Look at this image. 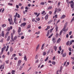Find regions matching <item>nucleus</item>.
Listing matches in <instances>:
<instances>
[{"label":"nucleus","mask_w":74,"mask_h":74,"mask_svg":"<svg viewBox=\"0 0 74 74\" xmlns=\"http://www.w3.org/2000/svg\"><path fill=\"white\" fill-rule=\"evenodd\" d=\"M8 20L9 22H11V19H10V18H8Z\"/></svg>","instance_id":"nucleus-60"},{"label":"nucleus","mask_w":74,"mask_h":74,"mask_svg":"<svg viewBox=\"0 0 74 74\" xmlns=\"http://www.w3.org/2000/svg\"><path fill=\"white\" fill-rule=\"evenodd\" d=\"M26 25V23H23L21 24V25H20V27H22L23 26H25Z\"/></svg>","instance_id":"nucleus-3"},{"label":"nucleus","mask_w":74,"mask_h":74,"mask_svg":"<svg viewBox=\"0 0 74 74\" xmlns=\"http://www.w3.org/2000/svg\"><path fill=\"white\" fill-rule=\"evenodd\" d=\"M40 20V18H38L37 19V21H39Z\"/></svg>","instance_id":"nucleus-62"},{"label":"nucleus","mask_w":74,"mask_h":74,"mask_svg":"<svg viewBox=\"0 0 74 74\" xmlns=\"http://www.w3.org/2000/svg\"><path fill=\"white\" fill-rule=\"evenodd\" d=\"M12 56H13V57H15V56H16V54H13Z\"/></svg>","instance_id":"nucleus-58"},{"label":"nucleus","mask_w":74,"mask_h":74,"mask_svg":"<svg viewBox=\"0 0 74 74\" xmlns=\"http://www.w3.org/2000/svg\"><path fill=\"white\" fill-rule=\"evenodd\" d=\"M45 55H46V53H45V52L44 51L43 53V56H45Z\"/></svg>","instance_id":"nucleus-25"},{"label":"nucleus","mask_w":74,"mask_h":74,"mask_svg":"<svg viewBox=\"0 0 74 74\" xmlns=\"http://www.w3.org/2000/svg\"><path fill=\"white\" fill-rule=\"evenodd\" d=\"M55 18H58V15L56 14L55 16Z\"/></svg>","instance_id":"nucleus-53"},{"label":"nucleus","mask_w":74,"mask_h":74,"mask_svg":"<svg viewBox=\"0 0 74 74\" xmlns=\"http://www.w3.org/2000/svg\"><path fill=\"white\" fill-rule=\"evenodd\" d=\"M65 17H66V15H63L61 17L60 19H64Z\"/></svg>","instance_id":"nucleus-11"},{"label":"nucleus","mask_w":74,"mask_h":74,"mask_svg":"<svg viewBox=\"0 0 74 74\" xmlns=\"http://www.w3.org/2000/svg\"><path fill=\"white\" fill-rule=\"evenodd\" d=\"M32 69V67H30L27 71V72L29 71V70H30Z\"/></svg>","instance_id":"nucleus-38"},{"label":"nucleus","mask_w":74,"mask_h":74,"mask_svg":"<svg viewBox=\"0 0 74 74\" xmlns=\"http://www.w3.org/2000/svg\"><path fill=\"white\" fill-rule=\"evenodd\" d=\"M6 31H8V32H10V30L9 29V27H8L6 29Z\"/></svg>","instance_id":"nucleus-21"},{"label":"nucleus","mask_w":74,"mask_h":74,"mask_svg":"<svg viewBox=\"0 0 74 74\" xmlns=\"http://www.w3.org/2000/svg\"><path fill=\"white\" fill-rule=\"evenodd\" d=\"M8 5H13V4L11 3H8Z\"/></svg>","instance_id":"nucleus-61"},{"label":"nucleus","mask_w":74,"mask_h":74,"mask_svg":"<svg viewBox=\"0 0 74 74\" xmlns=\"http://www.w3.org/2000/svg\"><path fill=\"white\" fill-rule=\"evenodd\" d=\"M45 12V11L44 10L41 13V14H44V13Z\"/></svg>","instance_id":"nucleus-34"},{"label":"nucleus","mask_w":74,"mask_h":74,"mask_svg":"<svg viewBox=\"0 0 74 74\" xmlns=\"http://www.w3.org/2000/svg\"><path fill=\"white\" fill-rule=\"evenodd\" d=\"M59 49L60 51H62V48H61V46H60L59 47Z\"/></svg>","instance_id":"nucleus-40"},{"label":"nucleus","mask_w":74,"mask_h":74,"mask_svg":"<svg viewBox=\"0 0 74 74\" xmlns=\"http://www.w3.org/2000/svg\"><path fill=\"white\" fill-rule=\"evenodd\" d=\"M5 48H6V46H4V47H3V48H2L1 51L0 53V55H2V54H3V51H5Z\"/></svg>","instance_id":"nucleus-2"},{"label":"nucleus","mask_w":74,"mask_h":74,"mask_svg":"<svg viewBox=\"0 0 74 74\" xmlns=\"http://www.w3.org/2000/svg\"><path fill=\"white\" fill-rule=\"evenodd\" d=\"M69 51H71V48H70V47L69 48Z\"/></svg>","instance_id":"nucleus-59"},{"label":"nucleus","mask_w":74,"mask_h":74,"mask_svg":"<svg viewBox=\"0 0 74 74\" xmlns=\"http://www.w3.org/2000/svg\"><path fill=\"white\" fill-rule=\"evenodd\" d=\"M71 33H72V31H70L69 33V35H71Z\"/></svg>","instance_id":"nucleus-37"},{"label":"nucleus","mask_w":74,"mask_h":74,"mask_svg":"<svg viewBox=\"0 0 74 74\" xmlns=\"http://www.w3.org/2000/svg\"><path fill=\"white\" fill-rule=\"evenodd\" d=\"M67 23H66L64 25V28H63L64 30V29H66V26H67Z\"/></svg>","instance_id":"nucleus-12"},{"label":"nucleus","mask_w":74,"mask_h":74,"mask_svg":"<svg viewBox=\"0 0 74 74\" xmlns=\"http://www.w3.org/2000/svg\"><path fill=\"white\" fill-rule=\"evenodd\" d=\"M47 28L48 29H50V26H47Z\"/></svg>","instance_id":"nucleus-57"},{"label":"nucleus","mask_w":74,"mask_h":74,"mask_svg":"<svg viewBox=\"0 0 74 74\" xmlns=\"http://www.w3.org/2000/svg\"><path fill=\"white\" fill-rule=\"evenodd\" d=\"M9 29L10 30H12V26H11L9 27Z\"/></svg>","instance_id":"nucleus-33"},{"label":"nucleus","mask_w":74,"mask_h":74,"mask_svg":"<svg viewBox=\"0 0 74 74\" xmlns=\"http://www.w3.org/2000/svg\"><path fill=\"white\" fill-rule=\"evenodd\" d=\"M24 58L25 60H26V61H27V58H26V56L25 55V56L24 57Z\"/></svg>","instance_id":"nucleus-19"},{"label":"nucleus","mask_w":74,"mask_h":74,"mask_svg":"<svg viewBox=\"0 0 74 74\" xmlns=\"http://www.w3.org/2000/svg\"><path fill=\"white\" fill-rule=\"evenodd\" d=\"M13 34H15V29H13Z\"/></svg>","instance_id":"nucleus-35"},{"label":"nucleus","mask_w":74,"mask_h":74,"mask_svg":"<svg viewBox=\"0 0 74 74\" xmlns=\"http://www.w3.org/2000/svg\"><path fill=\"white\" fill-rule=\"evenodd\" d=\"M52 63L53 64V65H55V64H56V62H55L53 61L52 62Z\"/></svg>","instance_id":"nucleus-32"},{"label":"nucleus","mask_w":74,"mask_h":74,"mask_svg":"<svg viewBox=\"0 0 74 74\" xmlns=\"http://www.w3.org/2000/svg\"><path fill=\"white\" fill-rule=\"evenodd\" d=\"M56 37H58L59 36V34L58 33H56Z\"/></svg>","instance_id":"nucleus-28"},{"label":"nucleus","mask_w":74,"mask_h":74,"mask_svg":"<svg viewBox=\"0 0 74 74\" xmlns=\"http://www.w3.org/2000/svg\"><path fill=\"white\" fill-rule=\"evenodd\" d=\"M14 22L15 24H18V22H16V21H14Z\"/></svg>","instance_id":"nucleus-55"},{"label":"nucleus","mask_w":74,"mask_h":74,"mask_svg":"<svg viewBox=\"0 0 74 74\" xmlns=\"http://www.w3.org/2000/svg\"><path fill=\"white\" fill-rule=\"evenodd\" d=\"M1 34H2V36L3 37H4V31H3L1 33Z\"/></svg>","instance_id":"nucleus-13"},{"label":"nucleus","mask_w":74,"mask_h":74,"mask_svg":"<svg viewBox=\"0 0 74 74\" xmlns=\"http://www.w3.org/2000/svg\"><path fill=\"white\" fill-rule=\"evenodd\" d=\"M17 38L16 37H12L11 38V39L12 41H14L15 40H16V39Z\"/></svg>","instance_id":"nucleus-5"},{"label":"nucleus","mask_w":74,"mask_h":74,"mask_svg":"<svg viewBox=\"0 0 74 74\" xmlns=\"http://www.w3.org/2000/svg\"><path fill=\"white\" fill-rule=\"evenodd\" d=\"M4 8H3V10H2V11H1V12L2 13H3V12H4Z\"/></svg>","instance_id":"nucleus-46"},{"label":"nucleus","mask_w":74,"mask_h":74,"mask_svg":"<svg viewBox=\"0 0 74 74\" xmlns=\"http://www.w3.org/2000/svg\"><path fill=\"white\" fill-rule=\"evenodd\" d=\"M60 2L59 1L58 4V5H60Z\"/></svg>","instance_id":"nucleus-50"},{"label":"nucleus","mask_w":74,"mask_h":74,"mask_svg":"<svg viewBox=\"0 0 74 74\" xmlns=\"http://www.w3.org/2000/svg\"><path fill=\"white\" fill-rule=\"evenodd\" d=\"M52 41H53V44H55V42H56V38H53Z\"/></svg>","instance_id":"nucleus-4"},{"label":"nucleus","mask_w":74,"mask_h":74,"mask_svg":"<svg viewBox=\"0 0 74 74\" xmlns=\"http://www.w3.org/2000/svg\"><path fill=\"white\" fill-rule=\"evenodd\" d=\"M2 58H3L4 59V58H5V56L4 55H3V56H2Z\"/></svg>","instance_id":"nucleus-63"},{"label":"nucleus","mask_w":74,"mask_h":74,"mask_svg":"<svg viewBox=\"0 0 74 74\" xmlns=\"http://www.w3.org/2000/svg\"><path fill=\"white\" fill-rule=\"evenodd\" d=\"M25 10H29V8H28V7H27L26 6L25 7Z\"/></svg>","instance_id":"nucleus-51"},{"label":"nucleus","mask_w":74,"mask_h":74,"mask_svg":"<svg viewBox=\"0 0 74 74\" xmlns=\"http://www.w3.org/2000/svg\"><path fill=\"white\" fill-rule=\"evenodd\" d=\"M4 66H3V65H1L0 67V69H4Z\"/></svg>","instance_id":"nucleus-8"},{"label":"nucleus","mask_w":74,"mask_h":74,"mask_svg":"<svg viewBox=\"0 0 74 74\" xmlns=\"http://www.w3.org/2000/svg\"><path fill=\"white\" fill-rule=\"evenodd\" d=\"M54 49L55 51H56V50L57 49V47H56V46H54Z\"/></svg>","instance_id":"nucleus-22"},{"label":"nucleus","mask_w":74,"mask_h":74,"mask_svg":"<svg viewBox=\"0 0 74 74\" xmlns=\"http://www.w3.org/2000/svg\"><path fill=\"white\" fill-rule=\"evenodd\" d=\"M15 71L14 70H12V74H15Z\"/></svg>","instance_id":"nucleus-26"},{"label":"nucleus","mask_w":74,"mask_h":74,"mask_svg":"<svg viewBox=\"0 0 74 74\" xmlns=\"http://www.w3.org/2000/svg\"><path fill=\"white\" fill-rule=\"evenodd\" d=\"M40 4L41 5H44V2H41L40 3Z\"/></svg>","instance_id":"nucleus-31"},{"label":"nucleus","mask_w":74,"mask_h":74,"mask_svg":"<svg viewBox=\"0 0 74 74\" xmlns=\"http://www.w3.org/2000/svg\"><path fill=\"white\" fill-rule=\"evenodd\" d=\"M66 56V53H65L62 55V57H64Z\"/></svg>","instance_id":"nucleus-20"},{"label":"nucleus","mask_w":74,"mask_h":74,"mask_svg":"<svg viewBox=\"0 0 74 74\" xmlns=\"http://www.w3.org/2000/svg\"><path fill=\"white\" fill-rule=\"evenodd\" d=\"M52 8V6H49L48 8V10H51V9Z\"/></svg>","instance_id":"nucleus-29"},{"label":"nucleus","mask_w":74,"mask_h":74,"mask_svg":"<svg viewBox=\"0 0 74 74\" xmlns=\"http://www.w3.org/2000/svg\"><path fill=\"white\" fill-rule=\"evenodd\" d=\"M22 67L21 66L20 67V68L19 69L20 70H22Z\"/></svg>","instance_id":"nucleus-47"},{"label":"nucleus","mask_w":74,"mask_h":74,"mask_svg":"<svg viewBox=\"0 0 74 74\" xmlns=\"http://www.w3.org/2000/svg\"><path fill=\"white\" fill-rule=\"evenodd\" d=\"M60 42V38H59L57 41V43H59Z\"/></svg>","instance_id":"nucleus-17"},{"label":"nucleus","mask_w":74,"mask_h":74,"mask_svg":"<svg viewBox=\"0 0 74 74\" xmlns=\"http://www.w3.org/2000/svg\"><path fill=\"white\" fill-rule=\"evenodd\" d=\"M10 51H11V52H12V51H13L12 48V47H11L10 48Z\"/></svg>","instance_id":"nucleus-39"},{"label":"nucleus","mask_w":74,"mask_h":74,"mask_svg":"<svg viewBox=\"0 0 74 74\" xmlns=\"http://www.w3.org/2000/svg\"><path fill=\"white\" fill-rule=\"evenodd\" d=\"M5 62H6V63H7V64H8V62H9V60H8L7 61H5Z\"/></svg>","instance_id":"nucleus-44"},{"label":"nucleus","mask_w":74,"mask_h":74,"mask_svg":"<svg viewBox=\"0 0 74 74\" xmlns=\"http://www.w3.org/2000/svg\"><path fill=\"white\" fill-rule=\"evenodd\" d=\"M54 29V28L53 27L52 29H51L50 30V33H51V32H52V30H53Z\"/></svg>","instance_id":"nucleus-18"},{"label":"nucleus","mask_w":74,"mask_h":74,"mask_svg":"<svg viewBox=\"0 0 74 74\" xmlns=\"http://www.w3.org/2000/svg\"><path fill=\"white\" fill-rule=\"evenodd\" d=\"M31 27V25L29 24L27 26V29H30Z\"/></svg>","instance_id":"nucleus-16"},{"label":"nucleus","mask_w":74,"mask_h":74,"mask_svg":"<svg viewBox=\"0 0 74 74\" xmlns=\"http://www.w3.org/2000/svg\"><path fill=\"white\" fill-rule=\"evenodd\" d=\"M49 15H51L52 14V12L49 11Z\"/></svg>","instance_id":"nucleus-56"},{"label":"nucleus","mask_w":74,"mask_h":74,"mask_svg":"<svg viewBox=\"0 0 74 74\" xmlns=\"http://www.w3.org/2000/svg\"><path fill=\"white\" fill-rule=\"evenodd\" d=\"M63 29H62V30H61L59 34V36H61V35H62V33H63Z\"/></svg>","instance_id":"nucleus-15"},{"label":"nucleus","mask_w":74,"mask_h":74,"mask_svg":"<svg viewBox=\"0 0 74 74\" xmlns=\"http://www.w3.org/2000/svg\"><path fill=\"white\" fill-rule=\"evenodd\" d=\"M40 33V31H39L37 32H36L35 34H39Z\"/></svg>","instance_id":"nucleus-36"},{"label":"nucleus","mask_w":74,"mask_h":74,"mask_svg":"<svg viewBox=\"0 0 74 74\" xmlns=\"http://www.w3.org/2000/svg\"><path fill=\"white\" fill-rule=\"evenodd\" d=\"M74 20V17H73V18L71 19V21L73 22V21Z\"/></svg>","instance_id":"nucleus-64"},{"label":"nucleus","mask_w":74,"mask_h":74,"mask_svg":"<svg viewBox=\"0 0 74 74\" xmlns=\"http://www.w3.org/2000/svg\"><path fill=\"white\" fill-rule=\"evenodd\" d=\"M52 36H53V34H52L50 35L48 37H51Z\"/></svg>","instance_id":"nucleus-43"},{"label":"nucleus","mask_w":74,"mask_h":74,"mask_svg":"<svg viewBox=\"0 0 74 74\" xmlns=\"http://www.w3.org/2000/svg\"><path fill=\"white\" fill-rule=\"evenodd\" d=\"M53 60H55V56H54L53 58Z\"/></svg>","instance_id":"nucleus-52"},{"label":"nucleus","mask_w":74,"mask_h":74,"mask_svg":"<svg viewBox=\"0 0 74 74\" xmlns=\"http://www.w3.org/2000/svg\"><path fill=\"white\" fill-rule=\"evenodd\" d=\"M70 41H68L66 43V45H69V44H70Z\"/></svg>","instance_id":"nucleus-23"},{"label":"nucleus","mask_w":74,"mask_h":74,"mask_svg":"<svg viewBox=\"0 0 74 74\" xmlns=\"http://www.w3.org/2000/svg\"><path fill=\"white\" fill-rule=\"evenodd\" d=\"M10 40V37H8V39H7V41H9V40Z\"/></svg>","instance_id":"nucleus-48"},{"label":"nucleus","mask_w":74,"mask_h":74,"mask_svg":"<svg viewBox=\"0 0 74 74\" xmlns=\"http://www.w3.org/2000/svg\"><path fill=\"white\" fill-rule=\"evenodd\" d=\"M16 8H19V5H16Z\"/></svg>","instance_id":"nucleus-45"},{"label":"nucleus","mask_w":74,"mask_h":74,"mask_svg":"<svg viewBox=\"0 0 74 74\" xmlns=\"http://www.w3.org/2000/svg\"><path fill=\"white\" fill-rule=\"evenodd\" d=\"M38 58V56L37 55H36L35 56V59H37Z\"/></svg>","instance_id":"nucleus-49"},{"label":"nucleus","mask_w":74,"mask_h":74,"mask_svg":"<svg viewBox=\"0 0 74 74\" xmlns=\"http://www.w3.org/2000/svg\"><path fill=\"white\" fill-rule=\"evenodd\" d=\"M1 26L2 27H5V26H6V24H3V25H2Z\"/></svg>","instance_id":"nucleus-24"},{"label":"nucleus","mask_w":74,"mask_h":74,"mask_svg":"<svg viewBox=\"0 0 74 74\" xmlns=\"http://www.w3.org/2000/svg\"><path fill=\"white\" fill-rule=\"evenodd\" d=\"M21 28L20 27H18V33H20L21 32Z\"/></svg>","instance_id":"nucleus-9"},{"label":"nucleus","mask_w":74,"mask_h":74,"mask_svg":"<svg viewBox=\"0 0 74 74\" xmlns=\"http://www.w3.org/2000/svg\"><path fill=\"white\" fill-rule=\"evenodd\" d=\"M48 60V57H47L46 59L45 60V62H47V60Z\"/></svg>","instance_id":"nucleus-30"},{"label":"nucleus","mask_w":74,"mask_h":74,"mask_svg":"<svg viewBox=\"0 0 74 74\" xmlns=\"http://www.w3.org/2000/svg\"><path fill=\"white\" fill-rule=\"evenodd\" d=\"M18 16H17V18H20V17H21V16H20V15L19 14H18Z\"/></svg>","instance_id":"nucleus-41"},{"label":"nucleus","mask_w":74,"mask_h":74,"mask_svg":"<svg viewBox=\"0 0 74 74\" xmlns=\"http://www.w3.org/2000/svg\"><path fill=\"white\" fill-rule=\"evenodd\" d=\"M34 14H35V15H37V14H38V13L37 12H34Z\"/></svg>","instance_id":"nucleus-54"},{"label":"nucleus","mask_w":74,"mask_h":74,"mask_svg":"<svg viewBox=\"0 0 74 74\" xmlns=\"http://www.w3.org/2000/svg\"><path fill=\"white\" fill-rule=\"evenodd\" d=\"M66 2L68 5H69V0H66Z\"/></svg>","instance_id":"nucleus-27"},{"label":"nucleus","mask_w":74,"mask_h":74,"mask_svg":"<svg viewBox=\"0 0 74 74\" xmlns=\"http://www.w3.org/2000/svg\"><path fill=\"white\" fill-rule=\"evenodd\" d=\"M69 3L70 4H71V8H73V7H74V1H71L69 2Z\"/></svg>","instance_id":"nucleus-1"},{"label":"nucleus","mask_w":74,"mask_h":74,"mask_svg":"<svg viewBox=\"0 0 74 74\" xmlns=\"http://www.w3.org/2000/svg\"><path fill=\"white\" fill-rule=\"evenodd\" d=\"M49 15L48 14H47L46 16L45 17V20H46V21H47V20L48 19V16Z\"/></svg>","instance_id":"nucleus-10"},{"label":"nucleus","mask_w":74,"mask_h":74,"mask_svg":"<svg viewBox=\"0 0 74 74\" xmlns=\"http://www.w3.org/2000/svg\"><path fill=\"white\" fill-rule=\"evenodd\" d=\"M21 60H19L18 62V63L17 64V66H19L20 65V64H21Z\"/></svg>","instance_id":"nucleus-6"},{"label":"nucleus","mask_w":74,"mask_h":74,"mask_svg":"<svg viewBox=\"0 0 74 74\" xmlns=\"http://www.w3.org/2000/svg\"><path fill=\"white\" fill-rule=\"evenodd\" d=\"M40 14V13H39L38 14H37V16H36V17H38L39 15Z\"/></svg>","instance_id":"nucleus-42"},{"label":"nucleus","mask_w":74,"mask_h":74,"mask_svg":"<svg viewBox=\"0 0 74 74\" xmlns=\"http://www.w3.org/2000/svg\"><path fill=\"white\" fill-rule=\"evenodd\" d=\"M9 34V32H7L5 35V37H7L8 36V35Z\"/></svg>","instance_id":"nucleus-14"},{"label":"nucleus","mask_w":74,"mask_h":74,"mask_svg":"<svg viewBox=\"0 0 74 74\" xmlns=\"http://www.w3.org/2000/svg\"><path fill=\"white\" fill-rule=\"evenodd\" d=\"M68 30H69V28H66V29H63V28L62 29V30H63V31L64 32H67V31H68Z\"/></svg>","instance_id":"nucleus-7"}]
</instances>
